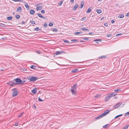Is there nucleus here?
<instances>
[{
  "label": "nucleus",
  "mask_w": 129,
  "mask_h": 129,
  "mask_svg": "<svg viewBox=\"0 0 129 129\" xmlns=\"http://www.w3.org/2000/svg\"><path fill=\"white\" fill-rule=\"evenodd\" d=\"M111 110H108L107 109L104 112L103 114H101L99 116L95 117V119H100L103 117L104 116H105Z\"/></svg>",
  "instance_id": "f257e3e1"
},
{
  "label": "nucleus",
  "mask_w": 129,
  "mask_h": 129,
  "mask_svg": "<svg viewBox=\"0 0 129 129\" xmlns=\"http://www.w3.org/2000/svg\"><path fill=\"white\" fill-rule=\"evenodd\" d=\"M77 84H74L71 88V92L73 95H75L77 93Z\"/></svg>",
  "instance_id": "f03ea898"
},
{
  "label": "nucleus",
  "mask_w": 129,
  "mask_h": 129,
  "mask_svg": "<svg viewBox=\"0 0 129 129\" xmlns=\"http://www.w3.org/2000/svg\"><path fill=\"white\" fill-rule=\"evenodd\" d=\"M12 97H14L17 95L19 93L18 91L15 88L13 89L12 90Z\"/></svg>",
  "instance_id": "7ed1b4c3"
},
{
  "label": "nucleus",
  "mask_w": 129,
  "mask_h": 129,
  "mask_svg": "<svg viewBox=\"0 0 129 129\" xmlns=\"http://www.w3.org/2000/svg\"><path fill=\"white\" fill-rule=\"evenodd\" d=\"M28 79L31 81L34 82L36 81V80H37V79L36 77H31L29 78Z\"/></svg>",
  "instance_id": "20e7f679"
},
{
  "label": "nucleus",
  "mask_w": 129,
  "mask_h": 129,
  "mask_svg": "<svg viewBox=\"0 0 129 129\" xmlns=\"http://www.w3.org/2000/svg\"><path fill=\"white\" fill-rule=\"evenodd\" d=\"M15 81L19 83V84H20L22 82V80L19 78H16L15 79Z\"/></svg>",
  "instance_id": "39448f33"
},
{
  "label": "nucleus",
  "mask_w": 129,
  "mask_h": 129,
  "mask_svg": "<svg viewBox=\"0 0 129 129\" xmlns=\"http://www.w3.org/2000/svg\"><path fill=\"white\" fill-rule=\"evenodd\" d=\"M110 96L108 95L106 96L104 99V101L105 102H107L110 99Z\"/></svg>",
  "instance_id": "423d86ee"
},
{
  "label": "nucleus",
  "mask_w": 129,
  "mask_h": 129,
  "mask_svg": "<svg viewBox=\"0 0 129 129\" xmlns=\"http://www.w3.org/2000/svg\"><path fill=\"white\" fill-rule=\"evenodd\" d=\"M121 105L120 103H117L116 104L114 105L113 106V108L114 109H116V108H118V107H119Z\"/></svg>",
  "instance_id": "0eeeda50"
},
{
  "label": "nucleus",
  "mask_w": 129,
  "mask_h": 129,
  "mask_svg": "<svg viewBox=\"0 0 129 129\" xmlns=\"http://www.w3.org/2000/svg\"><path fill=\"white\" fill-rule=\"evenodd\" d=\"M65 52L63 51H57L55 53V54L56 55H59L60 54H62L63 53H64Z\"/></svg>",
  "instance_id": "6e6552de"
},
{
  "label": "nucleus",
  "mask_w": 129,
  "mask_h": 129,
  "mask_svg": "<svg viewBox=\"0 0 129 129\" xmlns=\"http://www.w3.org/2000/svg\"><path fill=\"white\" fill-rule=\"evenodd\" d=\"M37 91V89L36 88H35L33 89L31 91V92L32 93H34V94H35Z\"/></svg>",
  "instance_id": "1a4fd4ad"
},
{
  "label": "nucleus",
  "mask_w": 129,
  "mask_h": 129,
  "mask_svg": "<svg viewBox=\"0 0 129 129\" xmlns=\"http://www.w3.org/2000/svg\"><path fill=\"white\" fill-rule=\"evenodd\" d=\"M117 94H115L113 93H112L110 94H109L108 95L110 96V98L114 96H115L116 95H117Z\"/></svg>",
  "instance_id": "9d476101"
},
{
  "label": "nucleus",
  "mask_w": 129,
  "mask_h": 129,
  "mask_svg": "<svg viewBox=\"0 0 129 129\" xmlns=\"http://www.w3.org/2000/svg\"><path fill=\"white\" fill-rule=\"evenodd\" d=\"M78 4H76L73 8V10H75L76 9L78 8Z\"/></svg>",
  "instance_id": "9b49d317"
},
{
  "label": "nucleus",
  "mask_w": 129,
  "mask_h": 129,
  "mask_svg": "<svg viewBox=\"0 0 129 129\" xmlns=\"http://www.w3.org/2000/svg\"><path fill=\"white\" fill-rule=\"evenodd\" d=\"M81 6L80 8H82L84 5V1H82L81 2Z\"/></svg>",
  "instance_id": "f8f14e48"
},
{
  "label": "nucleus",
  "mask_w": 129,
  "mask_h": 129,
  "mask_svg": "<svg viewBox=\"0 0 129 129\" xmlns=\"http://www.w3.org/2000/svg\"><path fill=\"white\" fill-rule=\"evenodd\" d=\"M90 8H91V7H90L87 10V11H86V13H90L91 11V9Z\"/></svg>",
  "instance_id": "ddd939ff"
},
{
  "label": "nucleus",
  "mask_w": 129,
  "mask_h": 129,
  "mask_svg": "<svg viewBox=\"0 0 129 129\" xmlns=\"http://www.w3.org/2000/svg\"><path fill=\"white\" fill-rule=\"evenodd\" d=\"M101 96V94H98L95 95L94 96V97L98 98L99 97H100Z\"/></svg>",
  "instance_id": "4468645a"
},
{
  "label": "nucleus",
  "mask_w": 129,
  "mask_h": 129,
  "mask_svg": "<svg viewBox=\"0 0 129 129\" xmlns=\"http://www.w3.org/2000/svg\"><path fill=\"white\" fill-rule=\"evenodd\" d=\"M30 14L33 15L35 13L34 11L33 10H30Z\"/></svg>",
  "instance_id": "2eb2a0df"
},
{
  "label": "nucleus",
  "mask_w": 129,
  "mask_h": 129,
  "mask_svg": "<svg viewBox=\"0 0 129 129\" xmlns=\"http://www.w3.org/2000/svg\"><path fill=\"white\" fill-rule=\"evenodd\" d=\"M21 10V8L20 7H18L16 9L17 11L20 12Z\"/></svg>",
  "instance_id": "dca6fc26"
},
{
  "label": "nucleus",
  "mask_w": 129,
  "mask_h": 129,
  "mask_svg": "<svg viewBox=\"0 0 129 129\" xmlns=\"http://www.w3.org/2000/svg\"><path fill=\"white\" fill-rule=\"evenodd\" d=\"M124 16L123 15L121 14V15H118V17L119 18H123L124 17Z\"/></svg>",
  "instance_id": "f3484780"
},
{
  "label": "nucleus",
  "mask_w": 129,
  "mask_h": 129,
  "mask_svg": "<svg viewBox=\"0 0 129 129\" xmlns=\"http://www.w3.org/2000/svg\"><path fill=\"white\" fill-rule=\"evenodd\" d=\"M78 70L77 69L74 70L72 71L71 72L73 73H76L78 72Z\"/></svg>",
  "instance_id": "a211bd4d"
},
{
  "label": "nucleus",
  "mask_w": 129,
  "mask_h": 129,
  "mask_svg": "<svg viewBox=\"0 0 129 129\" xmlns=\"http://www.w3.org/2000/svg\"><path fill=\"white\" fill-rule=\"evenodd\" d=\"M80 30H83V31H86V30H89L88 29L85 28H80Z\"/></svg>",
  "instance_id": "6ab92c4d"
},
{
  "label": "nucleus",
  "mask_w": 129,
  "mask_h": 129,
  "mask_svg": "<svg viewBox=\"0 0 129 129\" xmlns=\"http://www.w3.org/2000/svg\"><path fill=\"white\" fill-rule=\"evenodd\" d=\"M15 84L16 83H15L11 82L9 85L10 86H13L15 85Z\"/></svg>",
  "instance_id": "aec40b11"
},
{
  "label": "nucleus",
  "mask_w": 129,
  "mask_h": 129,
  "mask_svg": "<svg viewBox=\"0 0 129 129\" xmlns=\"http://www.w3.org/2000/svg\"><path fill=\"white\" fill-rule=\"evenodd\" d=\"M63 3V1H60L58 3V5L59 6H61Z\"/></svg>",
  "instance_id": "412c9836"
},
{
  "label": "nucleus",
  "mask_w": 129,
  "mask_h": 129,
  "mask_svg": "<svg viewBox=\"0 0 129 129\" xmlns=\"http://www.w3.org/2000/svg\"><path fill=\"white\" fill-rule=\"evenodd\" d=\"M96 11L97 13H98V14L102 12L101 10L100 9H97L96 10Z\"/></svg>",
  "instance_id": "4be33fe9"
},
{
  "label": "nucleus",
  "mask_w": 129,
  "mask_h": 129,
  "mask_svg": "<svg viewBox=\"0 0 129 129\" xmlns=\"http://www.w3.org/2000/svg\"><path fill=\"white\" fill-rule=\"evenodd\" d=\"M25 6L27 9H29V7L27 3H25Z\"/></svg>",
  "instance_id": "5701e85b"
},
{
  "label": "nucleus",
  "mask_w": 129,
  "mask_h": 129,
  "mask_svg": "<svg viewBox=\"0 0 129 129\" xmlns=\"http://www.w3.org/2000/svg\"><path fill=\"white\" fill-rule=\"evenodd\" d=\"M36 67L34 65L31 66L30 67V68L31 69H35L36 68Z\"/></svg>",
  "instance_id": "b1692460"
},
{
  "label": "nucleus",
  "mask_w": 129,
  "mask_h": 129,
  "mask_svg": "<svg viewBox=\"0 0 129 129\" xmlns=\"http://www.w3.org/2000/svg\"><path fill=\"white\" fill-rule=\"evenodd\" d=\"M12 17L10 16V17H7V19L8 20H11L12 19Z\"/></svg>",
  "instance_id": "393cba45"
},
{
  "label": "nucleus",
  "mask_w": 129,
  "mask_h": 129,
  "mask_svg": "<svg viewBox=\"0 0 129 129\" xmlns=\"http://www.w3.org/2000/svg\"><path fill=\"white\" fill-rule=\"evenodd\" d=\"M24 113L23 112H22L21 114H20L18 116V117H22L23 116V114Z\"/></svg>",
  "instance_id": "a878e982"
},
{
  "label": "nucleus",
  "mask_w": 129,
  "mask_h": 129,
  "mask_svg": "<svg viewBox=\"0 0 129 129\" xmlns=\"http://www.w3.org/2000/svg\"><path fill=\"white\" fill-rule=\"evenodd\" d=\"M129 126V125H126L125 126L123 129H127Z\"/></svg>",
  "instance_id": "bb28decb"
},
{
  "label": "nucleus",
  "mask_w": 129,
  "mask_h": 129,
  "mask_svg": "<svg viewBox=\"0 0 129 129\" xmlns=\"http://www.w3.org/2000/svg\"><path fill=\"white\" fill-rule=\"evenodd\" d=\"M20 16L19 15H16L15 16V17L17 19H18L19 18H20Z\"/></svg>",
  "instance_id": "cd10ccee"
},
{
  "label": "nucleus",
  "mask_w": 129,
  "mask_h": 129,
  "mask_svg": "<svg viewBox=\"0 0 129 129\" xmlns=\"http://www.w3.org/2000/svg\"><path fill=\"white\" fill-rule=\"evenodd\" d=\"M40 6H38L37 7L36 10L37 11H38L40 10Z\"/></svg>",
  "instance_id": "c85d7f7f"
},
{
  "label": "nucleus",
  "mask_w": 129,
  "mask_h": 129,
  "mask_svg": "<svg viewBox=\"0 0 129 129\" xmlns=\"http://www.w3.org/2000/svg\"><path fill=\"white\" fill-rule=\"evenodd\" d=\"M107 126H109V124H106V125L104 126H103V128H107Z\"/></svg>",
  "instance_id": "c756f323"
},
{
  "label": "nucleus",
  "mask_w": 129,
  "mask_h": 129,
  "mask_svg": "<svg viewBox=\"0 0 129 129\" xmlns=\"http://www.w3.org/2000/svg\"><path fill=\"white\" fill-rule=\"evenodd\" d=\"M121 91V90L120 89H117L116 90H114V92H118V91Z\"/></svg>",
  "instance_id": "7c9ffc66"
},
{
  "label": "nucleus",
  "mask_w": 129,
  "mask_h": 129,
  "mask_svg": "<svg viewBox=\"0 0 129 129\" xmlns=\"http://www.w3.org/2000/svg\"><path fill=\"white\" fill-rule=\"evenodd\" d=\"M51 30L53 31H56L57 30L56 29L54 28H52Z\"/></svg>",
  "instance_id": "2f4dec72"
},
{
  "label": "nucleus",
  "mask_w": 129,
  "mask_h": 129,
  "mask_svg": "<svg viewBox=\"0 0 129 129\" xmlns=\"http://www.w3.org/2000/svg\"><path fill=\"white\" fill-rule=\"evenodd\" d=\"M30 22L32 24H35V22L33 20H31L30 21Z\"/></svg>",
  "instance_id": "473e14b6"
},
{
  "label": "nucleus",
  "mask_w": 129,
  "mask_h": 129,
  "mask_svg": "<svg viewBox=\"0 0 129 129\" xmlns=\"http://www.w3.org/2000/svg\"><path fill=\"white\" fill-rule=\"evenodd\" d=\"M83 39L85 41H87L89 40V39L88 38H83Z\"/></svg>",
  "instance_id": "72a5a7b5"
},
{
  "label": "nucleus",
  "mask_w": 129,
  "mask_h": 129,
  "mask_svg": "<svg viewBox=\"0 0 129 129\" xmlns=\"http://www.w3.org/2000/svg\"><path fill=\"white\" fill-rule=\"evenodd\" d=\"M53 25V24L52 22H50L49 24V26H51Z\"/></svg>",
  "instance_id": "f704fd0d"
},
{
  "label": "nucleus",
  "mask_w": 129,
  "mask_h": 129,
  "mask_svg": "<svg viewBox=\"0 0 129 129\" xmlns=\"http://www.w3.org/2000/svg\"><path fill=\"white\" fill-rule=\"evenodd\" d=\"M111 36H112V35L111 34H108L107 35V36L108 37H111Z\"/></svg>",
  "instance_id": "c9c22d12"
},
{
  "label": "nucleus",
  "mask_w": 129,
  "mask_h": 129,
  "mask_svg": "<svg viewBox=\"0 0 129 129\" xmlns=\"http://www.w3.org/2000/svg\"><path fill=\"white\" fill-rule=\"evenodd\" d=\"M129 115V111L126 113L125 115V116H127Z\"/></svg>",
  "instance_id": "e433bc0d"
},
{
  "label": "nucleus",
  "mask_w": 129,
  "mask_h": 129,
  "mask_svg": "<svg viewBox=\"0 0 129 129\" xmlns=\"http://www.w3.org/2000/svg\"><path fill=\"white\" fill-rule=\"evenodd\" d=\"M41 12L42 13L44 14L45 13V11L44 10H41Z\"/></svg>",
  "instance_id": "4c0bfd02"
},
{
  "label": "nucleus",
  "mask_w": 129,
  "mask_h": 129,
  "mask_svg": "<svg viewBox=\"0 0 129 129\" xmlns=\"http://www.w3.org/2000/svg\"><path fill=\"white\" fill-rule=\"evenodd\" d=\"M18 122L17 121L15 123V125L16 126H17L18 125Z\"/></svg>",
  "instance_id": "58836bf2"
},
{
  "label": "nucleus",
  "mask_w": 129,
  "mask_h": 129,
  "mask_svg": "<svg viewBox=\"0 0 129 129\" xmlns=\"http://www.w3.org/2000/svg\"><path fill=\"white\" fill-rule=\"evenodd\" d=\"M39 29V27H36V28H35V30L37 31H38Z\"/></svg>",
  "instance_id": "ea45409f"
},
{
  "label": "nucleus",
  "mask_w": 129,
  "mask_h": 129,
  "mask_svg": "<svg viewBox=\"0 0 129 129\" xmlns=\"http://www.w3.org/2000/svg\"><path fill=\"white\" fill-rule=\"evenodd\" d=\"M42 77H41V83L43 82V79Z\"/></svg>",
  "instance_id": "a19ab883"
},
{
  "label": "nucleus",
  "mask_w": 129,
  "mask_h": 129,
  "mask_svg": "<svg viewBox=\"0 0 129 129\" xmlns=\"http://www.w3.org/2000/svg\"><path fill=\"white\" fill-rule=\"evenodd\" d=\"M44 27H46L47 26V23H45L44 24Z\"/></svg>",
  "instance_id": "79ce46f5"
},
{
  "label": "nucleus",
  "mask_w": 129,
  "mask_h": 129,
  "mask_svg": "<svg viewBox=\"0 0 129 129\" xmlns=\"http://www.w3.org/2000/svg\"><path fill=\"white\" fill-rule=\"evenodd\" d=\"M78 41V40L76 39H74V40H72L71 41V42H73V41L76 42V41Z\"/></svg>",
  "instance_id": "37998d69"
},
{
  "label": "nucleus",
  "mask_w": 129,
  "mask_h": 129,
  "mask_svg": "<svg viewBox=\"0 0 129 129\" xmlns=\"http://www.w3.org/2000/svg\"><path fill=\"white\" fill-rule=\"evenodd\" d=\"M64 42L66 43H69V42L66 40H64L63 41Z\"/></svg>",
  "instance_id": "c03bdc74"
},
{
  "label": "nucleus",
  "mask_w": 129,
  "mask_h": 129,
  "mask_svg": "<svg viewBox=\"0 0 129 129\" xmlns=\"http://www.w3.org/2000/svg\"><path fill=\"white\" fill-rule=\"evenodd\" d=\"M81 33L80 32H77L75 33V34L76 35H78L80 33Z\"/></svg>",
  "instance_id": "a18cd8bd"
},
{
  "label": "nucleus",
  "mask_w": 129,
  "mask_h": 129,
  "mask_svg": "<svg viewBox=\"0 0 129 129\" xmlns=\"http://www.w3.org/2000/svg\"><path fill=\"white\" fill-rule=\"evenodd\" d=\"M50 94V93H48L47 94V95H46V97L47 98H49V97H48L47 96V95H49V94Z\"/></svg>",
  "instance_id": "49530a36"
},
{
  "label": "nucleus",
  "mask_w": 129,
  "mask_h": 129,
  "mask_svg": "<svg viewBox=\"0 0 129 129\" xmlns=\"http://www.w3.org/2000/svg\"><path fill=\"white\" fill-rule=\"evenodd\" d=\"M41 18H43L44 19H45L46 18L45 17H44L42 16L41 15Z\"/></svg>",
  "instance_id": "de8ad7c7"
},
{
  "label": "nucleus",
  "mask_w": 129,
  "mask_h": 129,
  "mask_svg": "<svg viewBox=\"0 0 129 129\" xmlns=\"http://www.w3.org/2000/svg\"><path fill=\"white\" fill-rule=\"evenodd\" d=\"M122 35L121 34H117L116 36L117 37H118V36L119 35Z\"/></svg>",
  "instance_id": "09e8293b"
},
{
  "label": "nucleus",
  "mask_w": 129,
  "mask_h": 129,
  "mask_svg": "<svg viewBox=\"0 0 129 129\" xmlns=\"http://www.w3.org/2000/svg\"><path fill=\"white\" fill-rule=\"evenodd\" d=\"M104 25L106 26H108V24L107 23H105L104 24Z\"/></svg>",
  "instance_id": "8fccbe9b"
},
{
  "label": "nucleus",
  "mask_w": 129,
  "mask_h": 129,
  "mask_svg": "<svg viewBox=\"0 0 129 129\" xmlns=\"http://www.w3.org/2000/svg\"><path fill=\"white\" fill-rule=\"evenodd\" d=\"M74 0H70V2L71 3H73L74 2Z\"/></svg>",
  "instance_id": "3c124183"
},
{
  "label": "nucleus",
  "mask_w": 129,
  "mask_h": 129,
  "mask_svg": "<svg viewBox=\"0 0 129 129\" xmlns=\"http://www.w3.org/2000/svg\"><path fill=\"white\" fill-rule=\"evenodd\" d=\"M86 19V18L85 17H83V18H82V20H85Z\"/></svg>",
  "instance_id": "603ef678"
},
{
  "label": "nucleus",
  "mask_w": 129,
  "mask_h": 129,
  "mask_svg": "<svg viewBox=\"0 0 129 129\" xmlns=\"http://www.w3.org/2000/svg\"><path fill=\"white\" fill-rule=\"evenodd\" d=\"M111 22L112 23H113L115 22V21L113 20H111Z\"/></svg>",
  "instance_id": "864d4df0"
},
{
  "label": "nucleus",
  "mask_w": 129,
  "mask_h": 129,
  "mask_svg": "<svg viewBox=\"0 0 129 129\" xmlns=\"http://www.w3.org/2000/svg\"><path fill=\"white\" fill-rule=\"evenodd\" d=\"M37 15L39 17H40V14L39 13H38Z\"/></svg>",
  "instance_id": "5fc2aeb1"
},
{
  "label": "nucleus",
  "mask_w": 129,
  "mask_h": 129,
  "mask_svg": "<svg viewBox=\"0 0 129 129\" xmlns=\"http://www.w3.org/2000/svg\"><path fill=\"white\" fill-rule=\"evenodd\" d=\"M122 114H120V115H118L117 116V117H119L120 116H122Z\"/></svg>",
  "instance_id": "6e6d98bb"
},
{
  "label": "nucleus",
  "mask_w": 129,
  "mask_h": 129,
  "mask_svg": "<svg viewBox=\"0 0 129 129\" xmlns=\"http://www.w3.org/2000/svg\"><path fill=\"white\" fill-rule=\"evenodd\" d=\"M25 23V22H24V21H22L21 22V24H24V23Z\"/></svg>",
  "instance_id": "4d7b16f0"
},
{
  "label": "nucleus",
  "mask_w": 129,
  "mask_h": 129,
  "mask_svg": "<svg viewBox=\"0 0 129 129\" xmlns=\"http://www.w3.org/2000/svg\"><path fill=\"white\" fill-rule=\"evenodd\" d=\"M93 34V33H89V34L90 35H92Z\"/></svg>",
  "instance_id": "13d9d810"
},
{
  "label": "nucleus",
  "mask_w": 129,
  "mask_h": 129,
  "mask_svg": "<svg viewBox=\"0 0 129 129\" xmlns=\"http://www.w3.org/2000/svg\"><path fill=\"white\" fill-rule=\"evenodd\" d=\"M129 16V13H127V14L126 15V16Z\"/></svg>",
  "instance_id": "bf43d9fd"
},
{
  "label": "nucleus",
  "mask_w": 129,
  "mask_h": 129,
  "mask_svg": "<svg viewBox=\"0 0 129 129\" xmlns=\"http://www.w3.org/2000/svg\"><path fill=\"white\" fill-rule=\"evenodd\" d=\"M11 82H10V81H9V82H8L7 83V84H9H9H10V83Z\"/></svg>",
  "instance_id": "052dcab7"
},
{
  "label": "nucleus",
  "mask_w": 129,
  "mask_h": 129,
  "mask_svg": "<svg viewBox=\"0 0 129 129\" xmlns=\"http://www.w3.org/2000/svg\"><path fill=\"white\" fill-rule=\"evenodd\" d=\"M100 40H94V41H100Z\"/></svg>",
  "instance_id": "680f3d73"
},
{
  "label": "nucleus",
  "mask_w": 129,
  "mask_h": 129,
  "mask_svg": "<svg viewBox=\"0 0 129 129\" xmlns=\"http://www.w3.org/2000/svg\"><path fill=\"white\" fill-rule=\"evenodd\" d=\"M33 107L35 108L36 109V107L35 105H33Z\"/></svg>",
  "instance_id": "e2e57ef3"
},
{
  "label": "nucleus",
  "mask_w": 129,
  "mask_h": 129,
  "mask_svg": "<svg viewBox=\"0 0 129 129\" xmlns=\"http://www.w3.org/2000/svg\"><path fill=\"white\" fill-rule=\"evenodd\" d=\"M104 19V17H102V18H101V20H103V19Z\"/></svg>",
  "instance_id": "0e129e2a"
},
{
  "label": "nucleus",
  "mask_w": 129,
  "mask_h": 129,
  "mask_svg": "<svg viewBox=\"0 0 129 129\" xmlns=\"http://www.w3.org/2000/svg\"><path fill=\"white\" fill-rule=\"evenodd\" d=\"M38 100L39 101H40V97L39 98Z\"/></svg>",
  "instance_id": "69168bd1"
},
{
  "label": "nucleus",
  "mask_w": 129,
  "mask_h": 129,
  "mask_svg": "<svg viewBox=\"0 0 129 129\" xmlns=\"http://www.w3.org/2000/svg\"><path fill=\"white\" fill-rule=\"evenodd\" d=\"M2 25H1L2 26H4V25H5L4 24H2Z\"/></svg>",
  "instance_id": "338daca9"
},
{
  "label": "nucleus",
  "mask_w": 129,
  "mask_h": 129,
  "mask_svg": "<svg viewBox=\"0 0 129 129\" xmlns=\"http://www.w3.org/2000/svg\"><path fill=\"white\" fill-rule=\"evenodd\" d=\"M117 117H117V116H116V117H115V118H117Z\"/></svg>",
  "instance_id": "774afa93"
}]
</instances>
